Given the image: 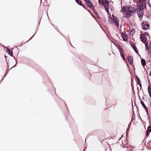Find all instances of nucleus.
I'll list each match as a JSON object with an SVG mask.
<instances>
[{
  "instance_id": "nucleus-8",
  "label": "nucleus",
  "mask_w": 151,
  "mask_h": 151,
  "mask_svg": "<svg viewBox=\"0 0 151 151\" xmlns=\"http://www.w3.org/2000/svg\"><path fill=\"white\" fill-rule=\"evenodd\" d=\"M88 5V6L92 10H94V8L93 5L91 3V2L90 1L89 2L86 4Z\"/></svg>"
},
{
  "instance_id": "nucleus-12",
  "label": "nucleus",
  "mask_w": 151,
  "mask_h": 151,
  "mask_svg": "<svg viewBox=\"0 0 151 151\" xmlns=\"http://www.w3.org/2000/svg\"><path fill=\"white\" fill-rule=\"evenodd\" d=\"M76 2L79 5L83 6L84 8H85V6L82 4V3L80 0H75Z\"/></svg>"
},
{
  "instance_id": "nucleus-13",
  "label": "nucleus",
  "mask_w": 151,
  "mask_h": 151,
  "mask_svg": "<svg viewBox=\"0 0 151 151\" xmlns=\"http://www.w3.org/2000/svg\"><path fill=\"white\" fill-rule=\"evenodd\" d=\"M118 48L120 54H121V53H124L123 49L121 47V46L120 45H119V46L118 47Z\"/></svg>"
},
{
  "instance_id": "nucleus-4",
  "label": "nucleus",
  "mask_w": 151,
  "mask_h": 151,
  "mask_svg": "<svg viewBox=\"0 0 151 151\" xmlns=\"http://www.w3.org/2000/svg\"><path fill=\"white\" fill-rule=\"evenodd\" d=\"M128 10L124 13V17L127 18L130 17L134 12L135 11V10Z\"/></svg>"
},
{
  "instance_id": "nucleus-10",
  "label": "nucleus",
  "mask_w": 151,
  "mask_h": 151,
  "mask_svg": "<svg viewBox=\"0 0 151 151\" xmlns=\"http://www.w3.org/2000/svg\"><path fill=\"white\" fill-rule=\"evenodd\" d=\"M128 60L129 63L131 64L133 63V58L132 56H129L127 58Z\"/></svg>"
},
{
  "instance_id": "nucleus-20",
  "label": "nucleus",
  "mask_w": 151,
  "mask_h": 151,
  "mask_svg": "<svg viewBox=\"0 0 151 151\" xmlns=\"http://www.w3.org/2000/svg\"><path fill=\"white\" fill-rule=\"evenodd\" d=\"M9 54L10 56H13V54L12 52H9Z\"/></svg>"
},
{
  "instance_id": "nucleus-3",
  "label": "nucleus",
  "mask_w": 151,
  "mask_h": 151,
  "mask_svg": "<svg viewBox=\"0 0 151 151\" xmlns=\"http://www.w3.org/2000/svg\"><path fill=\"white\" fill-rule=\"evenodd\" d=\"M100 4L103 5L105 9L108 13H109L108 10L109 2L107 0H99Z\"/></svg>"
},
{
  "instance_id": "nucleus-23",
  "label": "nucleus",
  "mask_w": 151,
  "mask_h": 151,
  "mask_svg": "<svg viewBox=\"0 0 151 151\" xmlns=\"http://www.w3.org/2000/svg\"><path fill=\"white\" fill-rule=\"evenodd\" d=\"M140 39L142 41V34H141L140 35Z\"/></svg>"
},
{
  "instance_id": "nucleus-30",
  "label": "nucleus",
  "mask_w": 151,
  "mask_h": 151,
  "mask_svg": "<svg viewBox=\"0 0 151 151\" xmlns=\"http://www.w3.org/2000/svg\"><path fill=\"white\" fill-rule=\"evenodd\" d=\"M142 59H141V62H142Z\"/></svg>"
},
{
  "instance_id": "nucleus-15",
  "label": "nucleus",
  "mask_w": 151,
  "mask_h": 151,
  "mask_svg": "<svg viewBox=\"0 0 151 151\" xmlns=\"http://www.w3.org/2000/svg\"><path fill=\"white\" fill-rule=\"evenodd\" d=\"M137 80L138 81V84H139V86L140 87V89H141V88H142L141 87H142V85H141V81H140V80L139 79V78L137 77Z\"/></svg>"
},
{
  "instance_id": "nucleus-17",
  "label": "nucleus",
  "mask_w": 151,
  "mask_h": 151,
  "mask_svg": "<svg viewBox=\"0 0 151 151\" xmlns=\"http://www.w3.org/2000/svg\"><path fill=\"white\" fill-rule=\"evenodd\" d=\"M146 63L145 60L142 59V65L144 66L146 65Z\"/></svg>"
},
{
  "instance_id": "nucleus-14",
  "label": "nucleus",
  "mask_w": 151,
  "mask_h": 151,
  "mask_svg": "<svg viewBox=\"0 0 151 151\" xmlns=\"http://www.w3.org/2000/svg\"><path fill=\"white\" fill-rule=\"evenodd\" d=\"M142 106L145 109V110L147 112L148 111V109L146 107V106L144 104V103L142 102Z\"/></svg>"
},
{
  "instance_id": "nucleus-11",
  "label": "nucleus",
  "mask_w": 151,
  "mask_h": 151,
  "mask_svg": "<svg viewBox=\"0 0 151 151\" xmlns=\"http://www.w3.org/2000/svg\"><path fill=\"white\" fill-rule=\"evenodd\" d=\"M122 11L126 12L127 10L128 11V10L130 9V8H129V7L128 6H125L122 7Z\"/></svg>"
},
{
  "instance_id": "nucleus-24",
  "label": "nucleus",
  "mask_w": 151,
  "mask_h": 151,
  "mask_svg": "<svg viewBox=\"0 0 151 151\" xmlns=\"http://www.w3.org/2000/svg\"><path fill=\"white\" fill-rule=\"evenodd\" d=\"M139 98L140 99V103H141V104H142V100L140 99V97H139Z\"/></svg>"
},
{
  "instance_id": "nucleus-18",
  "label": "nucleus",
  "mask_w": 151,
  "mask_h": 151,
  "mask_svg": "<svg viewBox=\"0 0 151 151\" xmlns=\"http://www.w3.org/2000/svg\"><path fill=\"white\" fill-rule=\"evenodd\" d=\"M124 53H121V54H120L121 57L123 59V60H125V58L124 55Z\"/></svg>"
},
{
  "instance_id": "nucleus-29",
  "label": "nucleus",
  "mask_w": 151,
  "mask_h": 151,
  "mask_svg": "<svg viewBox=\"0 0 151 151\" xmlns=\"http://www.w3.org/2000/svg\"><path fill=\"white\" fill-rule=\"evenodd\" d=\"M138 55H139V56L140 57V58H141V57H140V55H139V54H138Z\"/></svg>"
},
{
  "instance_id": "nucleus-22",
  "label": "nucleus",
  "mask_w": 151,
  "mask_h": 151,
  "mask_svg": "<svg viewBox=\"0 0 151 151\" xmlns=\"http://www.w3.org/2000/svg\"><path fill=\"white\" fill-rule=\"evenodd\" d=\"M84 1L86 4L90 1L89 0H84Z\"/></svg>"
},
{
  "instance_id": "nucleus-27",
  "label": "nucleus",
  "mask_w": 151,
  "mask_h": 151,
  "mask_svg": "<svg viewBox=\"0 0 151 151\" xmlns=\"http://www.w3.org/2000/svg\"><path fill=\"white\" fill-rule=\"evenodd\" d=\"M146 35H148V33H146Z\"/></svg>"
},
{
  "instance_id": "nucleus-7",
  "label": "nucleus",
  "mask_w": 151,
  "mask_h": 151,
  "mask_svg": "<svg viewBox=\"0 0 151 151\" xmlns=\"http://www.w3.org/2000/svg\"><path fill=\"white\" fill-rule=\"evenodd\" d=\"M121 35L123 40L125 41L127 40L128 39L127 35L125 33L122 32Z\"/></svg>"
},
{
  "instance_id": "nucleus-1",
  "label": "nucleus",
  "mask_w": 151,
  "mask_h": 151,
  "mask_svg": "<svg viewBox=\"0 0 151 151\" xmlns=\"http://www.w3.org/2000/svg\"><path fill=\"white\" fill-rule=\"evenodd\" d=\"M139 1L137 2V14L139 17L142 19V0H137Z\"/></svg>"
},
{
  "instance_id": "nucleus-28",
  "label": "nucleus",
  "mask_w": 151,
  "mask_h": 151,
  "mask_svg": "<svg viewBox=\"0 0 151 151\" xmlns=\"http://www.w3.org/2000/svg\"><path fill=\"white\" fill-rule=\"evenodd\" d=\"M145 0H142V1H144Z\"/></svg>"
},
{
  "instance_id": "nucleus-16",
  "label": "nucleus",
  "mask_w": 151,
  "mask_h": 151,
  "mask_svg": "<svg viewBox=\"0 0 151 151\" xmlns=\"http://www.w3.org/2000/svg\"><path fill=\"white\" fill-rule=\"evenodd\" d=\"M151 132V127H149L148 128V129L147 130V133H149Z\"/></svg>"
},
{
  "instance_id": "nucleus-9",
  "label": "nucleus",
  "mask_w": 151,
  "mask_h": 151,
  "mask_svg": "<svg viewBox=\"0 0 151 151\" xmlns=\"http://www.w3.org/2000/svg\"><path fill=\"white\" fill-rule=\"evenodd\" d=\"M130 44L131 45V46L133 48L135 52L138 54V51L137 50V49L136 47L134 46V45L133 42H130Z\"/></svg>"
},
{
  "instance_id": "nucleus-5",
  "label": "nucleus",
  "mask_w": 151,
  "mask_h": 151,
  "mask_svg": "<svg viewBox=\"0 0 151 151\" xmlns=\"http://www.w3.org/2000/svg\"><path fill=\"white\" fill-rule=\"evenodd\" d=\"M142 42L144 43L146 48H147L148 45V42L147 38L146 36L142 34Z\"/></svg>"
},
{
  "instance_id": "nucleus-25",
  "label": "nucleus",
  "mask_w": 151,
  "mask_h": 151,
  "mask_svg": "<svg viewBox=\"0 0 151 151\" xmlns=\"http://www.w3.org/2000/svg\"><path fill=\"white\" fill-rule=\"evenodd\" d=\"M34 36V35L32 37H31L30 39H29V40H30L32 38V37H33V36Z\"/></svg>"
},
{
  "instance_id": "nucleus-6",
  "label": "nucleus",
  "mask_w": 151,
  "mask_h": 151,
  "mask_svg": "<svg viewBox=\"0 0 151 151\" xmlns=\"http://www.w3.org/2000/svg\"><path fill=\"white\" fill-rule=\"evenodd\" d=\"M142 26H143V27L142 28L143 30H146L149 29V25L147 23L145 22L142 23Z\"/></svg>"
},
{
  "instance_id": "nucleus-21",
  "label": "nucleus",
  "mask_w": 151,
  "mask_h": 151,
  "mask_svg": "<svg viewBox=\"0 0 151 151\" xmlns=\"http://www.w3.org/2000/svg\"><path fill=\"white\" fill-rule=\"evenodd\" d=\"M146 4L145 3H142V8H143V7L144 8H145L146 7Z\"/></svg>"
},
{
  "instance_id": "nucleus-19",
  "label": "nucleus",
  "mask_w": 151,
  "mask_h": 151,
  "mask_svg": "<svg viewBox=\"0 0 151 151\" xmlns=\"http://www.w3.org/2000/svg\"><path fill=\"white\" fill-rule=\"evenodd\" d=\"M148 92L149 93V95H150V96L151 94V89L149 87H148Z\"/></svg>"
},
{
  "instance_id": "nucleus-2",
  "label": "nucleus",
  "mask_w": 151,
  "mask_h": 151,
  "mask_svg": "<svg viewBox=\"0 0 151 151\" xmlns=\"http://www.w3.org/2000/svg\"><path fill=\"white\" fill-rule=\"evenodd\" d=\"M112 18L111 17L109 19V21L111 24H114L117 27L119 26V21L117 17L114 16V14L112 15Z\"/></svg>"
},
{
  "instance_id": "nucleus-26",
  "label": "nucleus",
  "mask_w": 151,
  "mask_h": 151,
  "mask_svg": "<svg viewBox=\"0 0 151 151\" xmlns=\"http://www.w3.org/2000/svg\"><path fill=\"white\" fill-rule=\"evenodd\" d=\"M95 14L96 16H97V14H98V13H96H96H95Z\"/></svg>"
}]
</instances>
